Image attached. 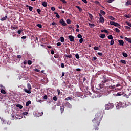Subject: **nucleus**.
Returning <instances> with one entry per match:
<instances>
[{"label": "nucleus", "mask_w": 131, "mask_h": 131, "mask_svg": "<svg viewBox=\"0 0 131 131\" xmlns=\"http://www.w3.org/2000/svg\"><path fill=\"white\" fill-rule=\"evenodd\" d=\"M102 118H103V114L100 112L95 114V117L94 119L92 120V122L94 123V126H97V127L95 128V130H99L98 126L100 125Z\"/></svg>", "instance_id": "f257e3e1"}, {"label": "nucleus", "mask_w": 131, "mask_h": 131, "mask_svg": "<svg viewBox=\"0 0 131 131\" xmlns=\"http://www.w3.org/2000/svg\"><path fill=\"white\" fill-rule=\"evenodd\" d=\"M34 71H35L36 72H40V70H39V69H37L36 68H35L34 69Z\"/></svg>", "instance_id": "3c124183"}, {"label": "nucleus", "mask_w": 131, "mask_h": 131, "mask_svg": "<svg viewBox=\"0 0 131 131\" xmlns=\"http://www.w3.org/2000/svg\"><path fill=\"white\" fill-rule=\"evenodd\" d=\"M61 67L62 68H64L65 67V65L64 64V63H61Z\"/></svg>", "instance_id": "0e129e2a"}, {"label": "nucleus", "mask_w": 131, "mask_h": 131, "mask_svg": "<svg viewBox=\"0 0 131 131\" xmlns=\"http://www.w3.org/2000/svg\"><path fill=\"white\" fill-rule=\"evenodd\" d=\"M56 10V8L55 7H51V10L52 11H55Z\"/></svg>", "instance_id": "774afa93"}, {"label": "nucleus", "mask_w": 131, "mask_h": 131, "mask_svg": "<svg viewBox=\"0 0 131 131\" xmlns=\"http://www.w3.org/2000/svg\"><path fill=\"white\" fill-rule=\"evenodd\" d=\"M63 106L68 109H72V105L70 104L68 102H66L64 103H63Z\"/></svg>", "instance_id": "7ed1b4c3"}, {"label": "nucleus", "mask_w": 131, "mask_h": 131, "mask_svg": "<svg viewBox=\"0 0 131 131\" xmlns=\"http://www.w3.org/2000/svg\"><path fill=\"white\" fill-rule=\"evenodd\" d=\"M1 93L2 94H6V91H5V90H4V89H2L1 90Z\"/></svg>", "instance_id": "e433bc0d"}, {"label": "nucleus", "mask_w": 131, "mask_h": 131, "mask_svg": "<svg viewBox=\"0 0 131 131\" xmlns=\"http://www.w3.org/2000/svg\"><path fill=\"white\" fill-rule=\"evenodd\" d=\"M68 38H69V39H70V41L71 42L74 41V36H73L72 35H69V36H68Z\"/></svg>", "instance_id": "6e6552de"}, {"label": "nucleus", "mask_w": 131, "mask_h": 131, "mask_svg": "<svg viewBox=\"0 0 131 131\" xmlns=\"http://www.w3.org/2000/svg\"><path fill=\"white\" fill-rule=\"evenodd\" d=\"M30 104H31V101L30 100L27 101L26 103V106L27 107H28V106H29L30 105Z\"/></svg>", "instance_id": "a211bd4d"}, {"label": "nucleus", "mask_w": 131, "mask_h": 131, "mask_svg": "<svg viewBox=\"0 0 131 131\" xmlns=\"http://www.w3.org/2000/svg\"><path fill=\"white\" fill-rule=\"evenodd\" d=\"M65 57H66V58H72V55L71 54L67 55H65Z\"/></svg>", "instance_id": "2f4dec72"}, {"label": "nucleus", "mask_w": 131, "mask_h": 131, "mask_svg": "<svg viewBox=\"0 0 131 131\" xmlns=\"http://www.w3.org/2000/svg\"><path fill=\"white\" fill-rule=\"evenodd\" d=\"M118 42L120 46H123L124 45V42L123 40H118Z\"/></svg>", "instance_id": "1a4fd4ad"}, {"label": "nucleus", "mask_w": 131, "mask_h": 131, "mask_svg": "<svg viewBox=\"0 0 131 131\" xmlns=\"http://www.w3.org/2000/svg\"><path fill=\"white\" fill-rule=\"evenodd\" d=\"M64 106H61L60 107V111L61 113H63L64 112Z\"/></svg>", "instance_id": "4be33fe9"}, {"label": "nucleus", "mask_w": 131, "mask_h": 131, "mask_svg": "<svg viewBox=\"0 0 131 131\" xmlns=\"http://www.w3.org/2000/svg\"><path fill=\"white\" fill-rule=\"evenodd\" d=\"M110 45L111 46L114 45V40H113V39L111 40Z\"/></svg>", "instance_id": "f704fd0d"}, {"label": "nucleus", "mask_w": 131, "mask_h": 131, "mask_svg": "<svg viewBox=\"0 0 131 131\" xmlns=\"http://www.w3.org/2000/svg\"><path fill=\"white\" fill-rule=\"evenodd\" d=\"M105 37H106V35H105V34H101L99 36V37L102 39L105 38Z\"/></svg>", "instance_id": "ddd939ff"}, {"label": "nucleus", "mask_w": 131, "mask_h": 131, "mask_svg": "<svg viewBox=\"0 0 131 131\" xmlns=\"http://www.w3.org/2000/svg\"><path fill=\"white\" fill-rule=\"evenodd\" d=\"M27 114H28V112H24L23 113V115H27Z\"/></svg>", "instance_id": "864d4df0"}, {"label": "nucleus", "mask_w": 131, "mask_h": 131, "mask_svg": "<svg viewBox=\"0 0 131 131\" xmlns=\"http://www.w3.org/2000/svg\"><path fill=\"white\" fill-rule=\"evenodd\" d=\"M59 23L62 25V26H66L67 25V24H66V22L64 21V19H60L59 20Z\"/></svg>", "instance_id": "423d86ee"}, {"label": "nucleus", "mask_w": 131, "mask_h": 131, "mask_svg": "<svg viewBox=\"0 0 131 131\" xmlns=\"http://www.w3.org/2000/svg\"><path fill=\"white\" fill-rule=\"evenodd\" d=\"M108 19H110V20H115V18L113 17L112 16H108Z\"/></svg>", "instance_id": "bb28decb"}, {"label": "nucleus", "mask_w": 131, "mask_h": 131, "mask_svg": "<svg viewBox=\"0 0 131 131\" xmlns=\"http://www.w3.org/2000/svg\"><path fill=\"white\" fill-rule=\"evenodd\" d=\"M29 11H32L33 10V8L31 6L29 7Z\"/></svg>", "instance_id": "13d9d810"}, {"label": "nucleus", "mask_w": 131, "mask_h": 131, "mask_svg": "<svg viewBox=\"0 0 131 131\" xmlns=\"http://www.w3.org/2000/svg\"><path fill=\"white\" fill-rule=\"evenodd\" d=\"M54 14L56 15V18H58V19H60V15H59L58 13L54 12Z\"/></svg>", "instance_id": "aec40b11"}, {"label": "nucleus", "mask_w": 131, "mask_h": 131, "mask_svg": "<svg viewBox=\"0 0 131 131\" xmlns=\"http://www.w3.org/2000/svg\"><path fill=\"white\" fill-rule=\"evenodd\" d=\"M64 100L65 101H71L72 97H67Z\"/></svg>", "instance_id": "412c9836"}, {"label": "nucleus", "mask_w": 131, "mask_h": 131, "mask_svg": "<svg viewBox=\"0 0 131 131\" xmlns=\"http://www.w3.org/2000/svg\"><path fill=\"white\" fill-rule=\"evenodd\" d=\"M75 57L76 58V59H79V58H80V57H79V54H78V53H77L75 55Z\"/></svg>", "instance_id": "c9c22d12"}, {"label": "nucleus", "mask_w": 131, "mask_h": 131, "mask_svg": "<svg viewBox=\"0 0 131 131\" xmlns=\"http://www.w3.org/2000/svg\"><path fill=\"white\" fill-rule=\"evenodd\" d=\"M88 24L91 28H93V27H95V24H91L90 23H89Z\"/></svg>", "instance_id": "f3484780"}, {"label": "nucleus", "mask_w": 131, "mask_h": 131, "mask_svg": "<svg viewBox=\"0 0 131 131\" xmlns=\"http://www.w3.org/2000/svg\"><path fill=\"white\" fill-rule=\"evenodd\" d=\"M115 23V22H114L113 21H111L110 22V24L111 25H114Z\"/></svg>", "instance_id": "8fccbe9b"}, {"label": "nucleus", "mask_w": 131, "mask_h": 131, "mask_svg": "<svg viewBox=\"0 0 131 131\" xmlns=\"http://www.w3.org/2000/svg\"><path fill=\"white\" fill-rule=\"evenodd\" d=\"M104 32H105V33H109V31H108V30H104Z\"/></svg>", "instance_id": "69168bd1"}, {"label": "nucleus", "mask_w": 131, "mask_h": 131, "mask_svg": "<svg viewBox=\"0 0 131 131\" xmlns=\"http://www.w3.org/2000/svg\"><path fill=\"white\" fill-rule=\"evenodd\" d=\"M113 107H114V105H113V104L110 103L105 105V109H107V110H109V109L113 108Z\"/></svg>", "instance_id": "20e7f679"}, {"label": "nucleus", "mask_w": 131, "mask_h": 131, "mask_svg": "<svg viewBox=\"0 0 131 131\" xmlns=\"http://www.w3.org/2000/svg\"><path fill=\"white\" fill-rule=\"evenodd\" d=\"M126 24H127V25H128V26H129L130 27H131V23L126 22Z\"/></svg>", "instance_id": "680f3d73"}, {"label": "nucleus", "mask_w": 131, "mask_h": 131, "mask_svg": "<svg viewBox=\"0 0 131 131\" xmlns=\"http://www.w3.org/2000/svg\"><path fill=\"white\" fill-rule=\"evenodd\" d=\"M56 59H58L59 58V55L58 54H54V56Z\"/></svg>", "instance_id": "c03bdc74"}, {"label": "nucleus", "mask_w": 131, "mask_h": 131, "mask_svg": "<svg viewBox=\"0 0 131 131\" xmlns=\"http://www.w3.org/2000/svg\"><path fill=\"white\" fill-rule=\"evenodd\" d=\"M124 17H125V18H127L128 19H129V18H130V16L129 15H127V14H125L124 15Z\"/></svg>", "instance_id": "49530a36"}, {"label": "nucleus", "mask_w": 131, "mask_h": 131, "mask_svg": "<svg viewBox=\"0 0 131 131\" xmlns=\"http://www.w3.org/2000/svg\"><path fill=\"white\" fill-rule=\"evenodd\" d=\"M114 26L116 27H118V28H120V24H118V23L115 22Z\"/></svg>", "instance_id": "f8f14e48"}, {"label": "nucleus", "mask_w": 131, "mask_h": 131, "mask_svg": "<svg viewBox=\"0 0 131 131\" xmlns=\"http://www.w3.org/2000/svg\"><path fill=\"white\" fill-rule=\"evenodd\" d=\"M36 26H37V27H39V28H42V25H41V24H37Z\"/></svg>", "instance_id": "c85d7f7f"}, {"label": "nucleus", "mask_w": 131, "mask_h": 131, "mask_svg": "<svg viewBox=\"0 0 131 131\" xmlns=\"http://www.w3.org/2000/svg\"><path fill=\"white\" fill-rule=\"evenodd\" d=\"M43 7H48V3H47V2L45 1L44 2L42 3V4Z\"/></svg>", "instance_id": "6ab92c4d"}, {"label": "nucleus", "mask_w": 131, "mask_h": 131, "mask_svg": "<svg viewBox=\"0 0 131 131\" xmlns=\"http://www.w3.org/2000/svg\"><path fill=\"white\" fill-rule=\"evenodd\" d=\"M15 119H22V118H23V116L19 114H16V115L15 116Z\"/></svg>", "instance_id": "0eeeda50"}, {"label": "nucleus", "mask_w": 131, "mask_h": 131, "mask_svg": "<svg viewBox=\"0 0 131 131\" xmlns=\"http://www.w3.org/2000/svg\"><path fill=\"white\" fill-rule=\"evenodd\" d=\"M100 14H101V15H106V12H105V11L101 10H100Z\"/></svg>", "instance_id": "393cba45"}, {"label": "nucleus", "mask_w": 131, "mask_h": 131, "mask_svg": "<svg viewBox=\"0 0 131 131\" xmlns=\"http://www.w3.org/2000/svg\"><path fill=\"white\" fill-rule=\"evenodd\" d=\"M122 55L123 56V57H124V58H127V57H128V55H127V53L125 52H123Z\"/></svg>", "instance_id": "dca6fc26"}, {"label": "nucleus", "mask_w": 131, "mask_h": 131, "mask_svg": "<svg viewBox=\"0 0 131 131\" xmlns=\"http://www.w3.org/2000/svg\"><path fill=\"white\" fill-rule=\"evenodd\" d=\"M7 18H8V16H5V17H3L1 19H0V20L1 21H6V20H7Z\"/></svg>", "instance_id": "4468645a"}, {"label": "nucleus", "mask_w": 131, "mask_h": 131, "mask_svg": "<svg viewBox=\"0 0 131 131\" xmlns=\"http://www.w3.org/2000/svg\"><path fill=\"white\" fill-rule=\"evenodd\" d=\"M43 98L44 100H47L48 99V96L45 95Z\"/></svg>", "instance_id": "052dcab7"}, {"label": "nucleus", "mask_w": 131, "mask_h": 131, "mask_svg": "<svg viewBox=\"0 0 131 131\" xmlns=\"http://www.w3.org/2000/svg\"><path fill=\"white\" fill-rule=\"evenodd\" d=\"M107 38H108V39H113V36H112V35H110L107 36Z\"/></svg>", "instance_id": "a878e982"}, {"label": "nucleus", "mask_w": 131, "mask_h": 131, "mask_svg": "<svg viewBox=\"0 0 131 131\" xmlns=\"http://www.w3.org/2000/svg\"><path fill=\"white\" fill-rule=\"evenodd\" d=\"M104 17H100L99 18V22H100V23H102V24H104Z\"/></svg>", "instance_id": "9d476101"}, {"label": "nucleus", "mask_w": 131, "mask_h": 131, "mask_svg": "<svg viewBox=\"0 0 131 131\" xmlns=\"http://www.w3.org/2000/svg\"><path fill=\"white\" fill-rule=\"evenodd\" d=\"M57 92L58 93V95H59L61 93V91L59 89H57Z\"/></svg>", "instance_id": "6e6d98bb"}, {"label": "nucleus", "mask_w": 131, "mask_h": 131, "mask_svg": "<svg viewBox=\"0 0 131 131\" xmlns=\"http://www.w3.org/2000/svg\"><path fill=\"white\" fill-rule=\"evenodd\" d=\"M121 63L122 64H126V61L125 60H120Z\"/></svg>", "instance_id": "c756f323"}, {"label": "nucleus", "mask_w": 131, "mask_h": 131, "mask_svg": "<svg viewBox=\"0 0 131 131\" xmlns=\"http://www.w3.org/2000/svg\"><path fill=\"white\" fill-rule=\"evenodd\" d=\"M37 12L38 14H40L41 10L39 9H37Z\"/></svg>", "instance_id": "603ef678"}, {"label": "nucleus", "mask_w": 131, "mask_h": 131, "mask_svg": "<svg viewBox=\"0 0 131 131\" xmlns=\"http://www.w3.org/2000/svg\"><path fill=\"white\" fill-rule=\"evenodd\" d=\"M125 29H127V30H130V27H128L127 26H125Z\"/></svg>", "instance_id": "4c0bfd02"}, {"label": "nucleus", "mask_w": 131, "mask_h": 131, "mask_svg": "<svg viewBox=\"0 0 131 131\" xmlns=\"http://www.w3.org/2000/svg\"><path fill=\"white\" fill-rule=\"evenodd\" d=\"M79 42H80V43H82V42H83V38L80 39Z\"/></svg>", "instance_id": "de8ad7c7"}, {"label": "nucleus", "mask_w": 131, "mask_h": 131, "mask_svg": "<svg viewBox=\"0 0 131 131\" xmlns=\"http://www.w3.org/2000/svg\"><path fill=\"white\" fill-rule=\"evenodd\" d=\"M53 100L54 101H57L58 100V98L57 97V96H54L53 97Z\"/></svg>", "instance_id": "7c9ffc66"}, {"label": "nucleus", "mask_w": 131, "mask_h": 131, "mask_svg": "<svg viewBox=\"0 0 131 131\" xmlns=\"http://www.w3.org/2000/svg\"><path fill=\"white\" fill-rule=\"evenodd\" d=\"M31 64H32V61H31V60H29L28 61V65H31Z\"/></svg>", "instance_id": "ea45409f"}, {"label": "nucleus", "mask_w": 131, "mask_h": 131, "mask_svg": "<svg viewBox=\"0 0 131 131\" xmlns=\"http://www.w3.org/2000/svg\"><path fill=\"white\" fill-rule=\"evenodd\" d=\"M77 37H78V38H80V39H81V38H82V36L81 35V34H78V35H77Z\"/></svg>", "instance_id": "a19ab883"}, {"label": "nucleus", "mask_w": 131, "mask_h": 131, "mask_svg": "<svg viewBox=\"0 0 131 131\" xmlns=\"http://www.w3.org/2000/svg\"><path fill=\"white\" fill-rule=\"evenodd\" d=\"M97 54H98L99 56H103V53H102L101 52H98Z\"/></svg>", "instance_id": "e2e57ef3"}, {"label": "nucleus", "mask_w": 131, "mask_h": 131, "mask_svg": "<svg viewBox=\"0 0 131 131\" xmlns=\"http://www.w3.org/2000/svg\"><path fill=\"white\" fill-rule=\"evenodd\" d=\"M26 38H27L26 36H23L21 37V39H26Z\"/></svg>", "instance_id": "bf43d9fd"}, {"label": "nucleus", "mask_w": 131, "mask_h": 131, "mask_svg": "<svg viewBox=\"0 0 131 131\" xmlns=\"http://www.w3.org/2000/svg\"><path fill=\"white\" fill-rule=\"evenodd\" d=\"M16 107H18V108H19V109H22V108H23V106H22V105L21 104L16 105Z\"/></svg>", "instance_id": "b1692460"}, {"label": "nucleus", "mask_w": 131, "mask_h": 131, "mask_svg": "<svg viewBox=\"0 0 131 131\" xmlns=\"http://www.w3.org/2000/svg\"><path fill=\"white\" fill-rule=\"evenodd\" d=\"M64 37H60L61 42H64Z\"/></svg>", "instance_id": "473e14b6"}, {"label": "nucleus", "mask_w": 131, "mask_h": 131, "mask_svg": "<svg viewBox=\"0 0 131 131\" xmlns=\"http://www.w3.org/2000/svg\"><path fill=\"white\" fill-rule=\"evenodd\" d=\"M11 28H12V29L15 30V29H17L18 28V27H14L13 26H11Z\"/></svg>", "instance_id": "58836bf2"}, {"label": "nucleus", "mask_w": 131, "mask_h": 131, "mask_svg": "<svg viewBox=\"0 0 131 131\" xmlns=\"http://www.w3.org/2000/svg\"><path fill=\"white\" fill-rule=\"evenodd\" d=\"M23 31V30H19L18 31H17V33L18 34H21V32H22Z\"/></svg>", "instance_id": "37998d69"}, {"label": "nucleus", "mask_w": 131, "mask_h": 131, "mask_svg": "<svg viewBox=\"0 0 131 131\" xmlns=\"http://www.w3.org/2000/svg\"><path fill=\"white\" fill-rule=\"evenodd\" d=\"M51 25L55 26V25H57V23H55V22H53L51 23Z\"/></svg>", "instance_id": "338daca9"}, {"label": "nucleus", "mask_w": 131, "mask_h": 131, "mask_svg": "<svg viewBox=\"0 0 131 131\" xmlns=\"http://www.w3.org/2000/svg\"><path fill=\"white\" fill-rule=\"evenodd\" d=\"M37 102L38 103H40V104H41V103H42V102H43V101H42V100L39 99V100H37Z\"/></svg>", "instance_id": "5fc2aeb1"}, {"label": "nucleus", "mask_w": 131, "mask_h": 131, "mask_svg": "<svg viewBox=\"0 0 131 131\" xmlns=\"http://www.w3.org/2000/svg\"><path fill=\"white\" fill-rule=\"evenodd\" d=\"M66 22H67V24H70L71 23V20L69 19H68L66 20Z\"/></svg>", "instance_id": "72a5a7b5"}, {"label": "nucleus", "mask_w": 131, "mask_h": 131, "mask_svg": "<svg viewBox=\"0 0 131 131\" xmlns=\"http://www.w3.org/2000/svg\"><path fill=\"white\" fill-rule=\"evenodd\" d=\"M27 88L28 90L26 88H24V92H25V93H27V94H31V89H32V88L31 87V85H30V83L27 84Z\"/></svg>", "instance_id": "f03ea898"}, {"label": "nucleus", "mask_w": 131, "mask_h": 131, "mask_svg": "<svg viewBox=\"0 0 131 131\" xmlns=\"http://www.w3.org/2000/svg\"><path fill=\"white\" fill-rule=\"evenodd\" d=\"M112 80V79H109L108 78H104L102 81L103 85H105L104 83H107V82H109V81H111Z\"/></svg>", "instance_id": "39448f33"}, {"label": "nucleus", "mask_w": 131, "mask_h": 131, "mask_svg": "<svg viewBox=\"0 0 131 131\" xmlns=\"http://www.w3.org/2000/svg\"><path fill=\"white\" fill-rule=\"evenodd\" d=\"M89 17L90 18L91 20H93V15L89 13Z\"/></svg>", "instance_id": "09e8293b"}, {"label": "nucleus", "mask_w": 131, "mask_h": 131, "mask_svg": "<svg viewBox=\"0 0 131 131\" xmlns=\"http://www.w3.org/2000/svg\"><path fill=\"white\" fill-rule=\"evenodd\" d=\"M107 89L108 90H111V91H112V90H114V89H115V85H110Z\"/></svg>", "instance_id": "9b49d317"}, {"label": "nucleus", "mask_w": 131, "mask_h": 131, "mask_svg": "<svg viewBox=\"0 0 131 131\" xmlns=\"http://www.w3.org/2000/svg\"><path fill=\"white\" fill-rule=\"evenodd\" d=\"M94 50H96V51H98V50H99V47H97V46H95V47H94Z\"/></svg>", "instance_id": "a18cd8bd"}, {"label": "nucleus", "mask_w": 131, "mask_h": 131, "mask_svg": "<svg viewBox=\"0 0 131 131\" xmlns=\"http://www.w3.org/2000/svg\"><path fill=\"white\" fill-rule=\"evenodd\" d=\"M108 4H111L113 2H114V0H108L107 1Z\"/></svg>", "instance_id": "4d7b16f0"}, {"label": "nucleus", "mask_w": 131, "mask_h": 131, "mask_svg": "<svg viewBox=\"0 0 131 131\" xmlns=\"http://www.w3.org/2000/svg\"><path fill=\"white\" fill-rule=\"evenodd\" d=\"M76 8L78 9L79 12H82V9L81 8H80V7H79V6H76Z\"/></svg>", "instance_id": "5701e85b"}, {"label": "nucleus", "mask_w": 131, "mask_h": 131, "mask_svg": "<svg viewBox=\"0 0 131 131\" xmlns=\"http://www.w3.org/2000/svg\"><path fill=\"white\" fill-rule=\"evenodd\" d=\"M126 5H127V6L131 5V1H127L126 2Z\"/></svg>", "instance_id": "79ce46f5"}, {"label": "nucleus", "mask_w": 131, "mask_h": 131, "mask_svg": "<svg viewBox=\"0 0 131 131\" xmlns=\"http://www.w3.org/2000/svg\"><path fill=\"white\" fill-rule=\"evenodd\" d=\"M115 30L116 31V32H117V33H119V32H120V30L118 29V28H116L115 29Z\"/></svg>", "instance_id": "cd10ccee"}, {"label": "nucleus", "mask_w": 131, "mask_h": 131, "mask_svg": "<svg viewBox=\"0 0 131 131\" xmlns=\"http://www.w3.org/2000/svg\"><path fill=\"white\" fill-rule=\"evenodd\" d=\"M124 39L126 40V41H128V42H130V43H131V39L130 38L125 37L124 38Z\"/></svg>", "instance_id": "2eb2a0df"}]
</instances>
